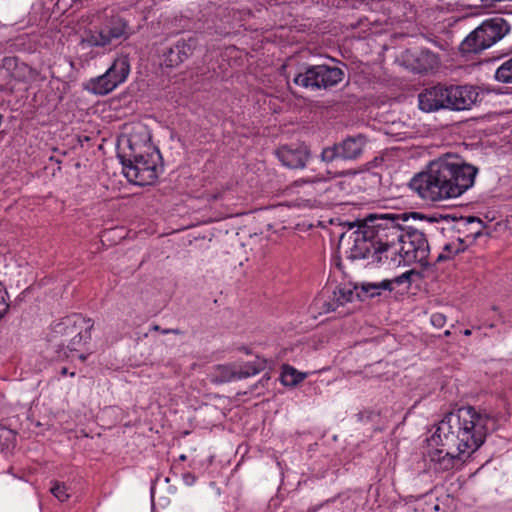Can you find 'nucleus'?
<instances>
[{
  "mask_svg": "<svg viewBox=\"0 0 512 512\" xmlns=\"http://www.w3.org/2000/svg\"><path fill=\"white\" fill-rule=\"evenodd\" d=\"M305 378V375L302 373H299L295 368L291 366H284L283 372L281 375L282 383L285 386H295L301 381H303Z\"/></svg>",
  "mask_w": 512,
  "mask_h": 512,
  "instance_id": "20",
  "label": "nucleus"
},
{
  "mask_svg": "<svg viewBox=\"0 0 512 512\" xmlns=\"http://www.w3.org/2000/svg\"><path fill=\"white\" fill-rule=\"evenodd\" d=\"M129 73V58L122 55L113 61L104 74L91 78L86 84V89L97 95H106L122 84Z\"/></svg>",
  "mask_w": 512,
  "mask_h": 512,
  "instance_id": "11",
  "label": "nucleus"
},
{
  "mask_svg": "<svg viewBox=\"0 0 512 512\" xmlns=\"http://www.w3.org/2000/svg\"><path fill=\"white\" fill-rule=\"evenodd\" d=\"M510 31V24L501 17L485 20L473 30L460 44L463 55L477 54L490 48Z\"/></svg>",
  "mask_w": 512,
  "mask_h": 512,
  "instance_id": "6",
  "label": "nucleus"
},
{
  "mask_svg": "<svg viewBox=\"0 0 512 512\" xmlns=\"http://www.w3.org/2000/svg\"><path fill=\"white\" fill-rule=\"evenodd\" d=\"M93 322L81 314H73L63 318L54 327V333L63 337L62 346L70 351H77L79 347L91 338Z\"/></svg>",
  "mask_w": 512,
  "mask_h": 512,
  "instance_id": "7",
  "label": "nucleus"
},
{
  "mask_svg": "<svg viewBox=\"0 0 512 512\" xmlns=\"http://www.w3.org/2000/svg\"><path fill=\"white\" fill-rule=\"evenodd\" d=\"M497 419L472 406L449 412L439 422L431 442L442 448L431 453L437 471L445 472L464 462L478 450L487 435L496 430Z\"/></svg>",
  "mask_w": 512,
  "mask_h": 512,
  "instance_id": "1",
  "label": "nucleus"
},
{
  "mask_svg": "<svg viewBox=\"0 0 512 512\" xmlns=\"http://www.w3.org/2000/svg\"><path fill=\"white\" fill-rule=\"evenodd\" d=\"M128 151L119 155L123 173L128 181L139 185H151L158 178V153H150L149 135L144 133L143 139L131 134L127 139Z\"/></svg>",
  "mask_w": 512,
  "mask_h": 512,
  "instance_id": "4",
  "label": "nucleus"
},
{
  "mask_svg": "<svg viewBox=\"0 0 512 512\" xmlns=\"http://www.w3.org/2000/svg\"><path fill=\"white\" fill-rule=\"evenodd\" d=\"M275 153L279 161L291 169L303 168L309 158V149L304 144L284 145Z\"/></svg>",
  "mask_w": 512,
  "mask_h": 512,
  "instance_id": "13",
  "label": "nucleus"
},
{
  "mask_svg": "<svg viewBox=\"0 0 512 512\" xmlns=\"http://www.w3.org/2000/svg\"><path fill=\"white\" fill-rule=\"evenodd\" d=\"M482 6L484 7H492L495 6L499 2H506V0H480ZM507 2H512V0H507Z\"/></svg>",
  "mask_w": 512,
  "mask_h": 512,
  "instance_id": "31",
  "label": "nucleus"
},
{
  "mask_svg": "<svg viewBox=\"0 0 512 512\" xmlns=\"http://www.w3.org/2000/svg\"><path fill=\"white\" fill-rule=\"evenodd\" d=\"M414 274V271H406L404 272L403 274H401L400 276H397L393 279H391L390 281H392V285L393 284H397V285H401L403 283H410L411 281V276Z\"/></svg>",
  "mask_w": 512,
  "mask_h": 512,
  "instance_id": "26",
  "label": "nucleus"
},
{
  "mask_svg": "<svg viewBox=\"0 0 512 512\" xmlns=\"http://www.w3.org/2000/svg\"><path fill=\"white\" fill-rule=\"evenodd\" d=\"M50 492L56 497L59 501L65 502L70 498V494L68 493V488L64 483L53 482L50 488Z\"/></svg>",
  "mask_w": 512,
  "mask_h": 512,
  "instance_id": "23",
  "label": "nucleus"
},
{
  "mask_svg": "<svg viewBox=\"0 0 512 512\" xmlns=\"http://www.w3.org/2000/svg\"><path fill=\"white\" fill-rule=\"evenodd\" d=\"M445 321L446 317L441 313H435L431 316V323L436 327H442Z\"/></svg>",
  "mask_w": 512,
  "mask_h": 512,
  "instance_id": "27",
  "label": "nucleus"
},
{
  "mask_svg": "<svg viewBox=\"0 0 512 512\" xmlns=\"http://www.w3.org/2000/svg\"><path fill=\"white\" fill-rule=\"evenodd\" d=\"M467 222L469 224H476L478 226V228H477V230L475 231L474 234H475L476 237L480 236L481 235V230L483 228V222L480 219L476 218V217H469L467 219Z\"/></svg>",
  "mask_w": 512,
  "mask_h": 512,
  "instance_id": "29",
  "label": "nucleus"
},
{
  "mask_svg": "<svg viewBox=\"0 0 512 512\" xmlns=\"http://www.w3.org/2000/svg\"><path fill=\"white\" fill-rule=\"evenodd\" d=\"M366 142V137L362 134L347 137L346 139L338 143L340 148V159H358L363 153Z\"/></svg>",
  "mask_w": 512,
  "mask_h": 512,
  "instance_id": "14",
  "label": "nucleus"
},
{
  "mask_svg": "<svg viewBox=\"0 0 512 512\" xmlns=\"http://www.w3.org/2000/svg\"><path fill=\"white\" fill-rule=\"evenodd\" d=\"M346 235H347V232L342 233L341 236H340V239L343 240L346 237Z\"/></svg>",
  "mask_w": 512,
  "mask_h": 512,
  "instance_id": "36",
  "label": "nucleus"
},
{
  "mask_svg": "<svg viewBox=\"0 0 512 512\" xmlns=\"http://www.w3.org/2000/svg\"><path fill=\"white\" fill-rule=\"evenodd\" d=\"M321 159L327 163L340 159L339 145L335 144L331 147L324 148L321 153Z\"/></svg>",
  "mask_w": 512,
  "mask_h": 512,
  "instance_id": "24",
  "label": "nucleus"
},
{
  "mask_svg": "<svg viewBox=\"0 0 512 512\" xmlns=\"http://www.w3.org/2000/svg\"><path fill=\"white\" fill-rule=\"evenodd\" d=\"M392 289V281H389L388 279L379 283H363L361 285V292H357L356 296L358 298H362V296L373 298L375 296H379L381 294V290L392 291Z\"/></svg>",
  "mask_w": 512,
  "mask_h": 512,
  "instance_id": "16",
  "label": "nucleus"
},
{
  "mask_svg": "<svg viewBox=\"0 0 512 512\" xmlns=\"http://www.w3.org/2000/svg\"><path fill=\"white\" fill-rule=\"evenodd\" d=\"M464 335H465V336H469V335H471V331H470L469 329H466V330L464 331Z\"/></svg>",
  "mask_w": 512,
  "mask_h": 512,
  "instance_id": "32",
  "label": "nucleus"
},
{
  "mask_svg": "<svg viewBox=\"0 0 512 512\" xmlns=\"http://www.w3.org/2000/svg\"><path fill=\"white\" fill-rule=\"evenodd\" d=\"M412 218H417V217H420V215L418 213H412L410 215Z\"/></svg>",
  "mask_w": 512,
  "mask_h": 512,
  "instance_id": "33",
  "label": "nucleus"
},
{
  "mask_svg": "<svg viewBox=\"0 0 512 512\" xmlns=\"http://www.w3.org/2000/svg\"><path fill=\"white\" fill-rule=\"evenodd\" d=\"M495 79L502 83H512V57L498 67Z\"/></svg>",
  "mask_w": 512,
  "mask_h": 512,
  "instance_id": "22",
  "label": "nucleus"
},
{
  "mask_svg": "<svg viewBox=\"0 0 512 512\" xmlns=\"http://www.w3.org/2000/svg\"><path fill=\"white\" fill-rule=\"evenodd\" d=\"M16 434L13 430L0 427V451L6 452L15 447Z\"/></svg>",
  "mask_w": 512,
  "mask_h": 512,
  "instance_id": "21",
  "label": "nucleus"
},
{
  "mask_svg": "<svg viewBox=\"0 0 512 512\" xmlns=\"http://www.w3.org/2000/svg\"><path fill=\"white\" fill-rule=\"evenodd\" d=\"M430 248L425 234L417 228L408 226L402 240L396 247V256H399L398 264L420 263L427 264Z\"/></svg>",
  "mask_w": 512,
  "mask_h": 512,
  "instance_id": "8",
  "label": "nucleus"
},
{
  "mask_svg": "<svg viewBox=\"0 0 512 512\" xmlns=\"http://www.w3.org/2000/svg\"><path fill=\"white\" fill-rule=\"evenodd\" d=\"M343 78L344 71L339 67L312 65L305 67L303 72H299L293 82L304 88L328 89L336 86Z\"/></svg>",
  "mask_w": 512,
  "mask_h": 512,
  "instance_id": "10",
  "label": "nucleus"
},
{
  "mask_svg": "<svg viewBox=\"0 0 512 512\" xmlns=\"http://www.w3.org/2000/svg\"><path fill=\"white\" fill-rule=\"evenodd\" d=\"M132 34L129 22L120 15H113L99 29L86 32L82 42L89 47H106L113 40H125Z\"/></svg>",
  "mask_w": 512,
  "mask_h": 512,
  "instance_id": "9",
  "label": "nucleus"
},
{
  "mask_svg": "<svg viewBox=\"0 0 512 512\" xmlns=\"http://www.w3.org/2000/svg\"><path fill=\"white\" fill-rule=\"evenodd\" d=\"M478 167L458 156L445 155L430 162L427 169L409 182L412 191L429 202H441L463 195L475 183Z\"/></svg>",
  "mask_w": 512,
  "mask_h": 512,
  "instance_id": "3",
  "label": "nucleus"
},
{
  "mask_svg": "<svg viewBox=\"0 0 512 512\" xmlns=\"http://www.w3.org/2000/svg\"><path fill=\"white\" fill-rule=\"evenodd\" d=\"M407 213L369 214L362 220L348 222L349 231L357 227L349 235L353 239L350 257L353 259L371 258L372 263H383L391 258L396 262V247L402 240L408 225Z\"/></svg>",
  "mask_w": 512,
  "mask_h": 512,
  "instance_id": "2",
  "label": "nucleus"
},
{
  "mask_svg": "<svg viewBox=\"0 0 512 512\" xmlns=\"http://www.w3.org/2000/svg\"><path fill=\"white\" fill-rule=\"evenodd\" d=\"M8 292L5 286L0 282V321L9 311Z\"/></svg>",
  "mask_w": 512,
  "mask_h": 512,
  "instance_id": "25",
  "label": "nucleus"
},
{
  "mask_svg": "<svg viewBox=\"0 0 512 512\" xmlns=\"http://www.w3.org/2000/svg\"><path fill=\"white\" fill-rule=\"evenodd\" d=\"M197 40L193 37L180 39L163 52V63L166 67L174 68L184 63L194 53Z\"/></svg>",
  "mask_w": 512,
  "mask_h": 512,
  "instance_id": "12",
  "label": "nucleus"
},
{
  "mask_svg": "<svg viewBox=\"0 0 512 512\" xmlns=\"http://www.w3.org/2000/svg\"><path fill=\"white\" fill-rule=\"evenodd\" d=\"M151 330L153 331H160L162 334H169V333H173V334H176V335H182L183 332L179 329H167V328H164V329H161V327L159 325H153Z\"/></svg>",
  "mask_w": 512,
  "mask_h": 512,
  "instance_id": "28",
  "label": "nucleus"
},
{
  "mask_svg": "<svg viewBox=\"0 0 512 512\" xmlns=\"http://www.w3.org/2000/svg\"><path fill=\"white\" fill-rule=\"evenodd\" d=\"M66 373H67V368H62V370H61V374H62V375H65Z\"/></svg>",
  "mask_w": 512,
  "mask_h": 512,
  "instance_id": "35",
  "label": "nucleus"
},
{
  "mask_svg": "<svg viewBox=\"0 0 512 512\" xmlns=\"http://www.w3.org/2000/svg\"><path fill=\"white\" fill-rule=\"evenodd\" d=\"M179 459H180L181 461H185V460H186V456H185L184 454H182V455H180Z\"/></svg>",
  "mask_w": 512,
  "mask_h": 512,
  "instance_id": "34",
  "label": "nucleus"
},
{
  "mask_svg": "<svg viewBox=\"0 0 512 512\" xmlns=\"http://www.w3.org/2000/svg\"><path fill=\"white\" fill-rule=\"evenodd\" d=\"M479 92L475 86H444L438 84L426 88L418 96L419 108L424 112L441 109L454 111L469 110L478 100Z\"/></svg>",
  "mask_w": 512,
  "mask_h": 512,
  "instance_id": "5",
  "label": "nucleus"
},
{
  "mask_svg": "<svg viewBox=\"0 0 512 512\" xmlns=\"http://www.w3.org/2000/svg\"><path fill=\"white\" fill-rule=\"evenodd\" d=\"M238 379L236 365H217L214 368L213 381L216 383H225Z\"/></svg>",
  "mask_w": 512,
  "mask_h": 512,
  "instance_id": "18",
  "label": "nucleus"
},
{
  "mask_svg": "<svg viewBox=\"0 0 512 512\" xmlns=\"http://www.w3.org/2000/svg\"><path fill=\"white\" fill-rule=\"evenodd\" d=\"M358 287L352 289L349 286H338L334 291L331 299L324 303V309L326 312L336 311L340 306H344L348 302H352L355 296V290Z\"/></svg>",
  "mask_w": 512,
  "mask_h": 512,
  "instance_id": "15",
  "label": "nucleus"
},
{
  "mask_svg": "<svg viewBox=\"0 0 512 512\" xmlns=\"http://www.w3.org/2000/svg\"><path fill=\"white\" fill-rule=\"evenodd\" d=\"M266 360L257 357L254 361L237 366L238 379H244L254 376L266 368Z\"/></svg>",
  "mask_w": 512,
  "mask_h": 512,
  "instance_id": "17",
  "label": "nucleus"
},
{
  "mask_svg": "<svg viewBox=\"0 0 512 512\" xmlns=\"http://www.w3.org/2000/svg\"><path fill=\"white\" fill-rule=\"evenodd\" d=\"M324 180V177L323 176H315V177H307V178H301L300 180H298L297 182L298 183H317V182H321Z\"/></svg>",
  "mask_w": 512,
  "mask_h": 512,
  "instance_id": "30",
  "label": "nucleus"
},
{
  "mask_svg": "<svg viewBox=\"0 0 512 512\" xmlns=\"http://www.w3.org/2000/svg\"><path fill=\"white\" fill-rule=\"evenodd\" d=\"M464 242L462 239L457 238L455 241H451L444 245L443 251L438 255L437 262H441L452 258L454 255L464 251Z\"/></svg>",
  "mask_w": 512,
  "mask_h": 512,
  "instance_id": "19",
  "label": "nucleus"
}]
</instances>
